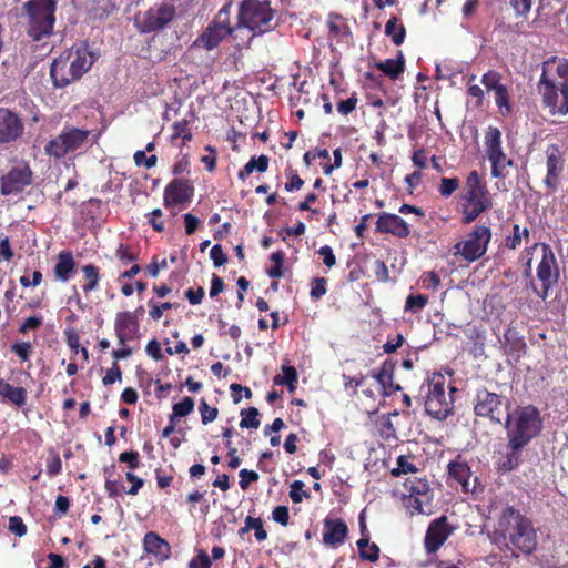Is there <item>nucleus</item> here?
<instances>
[{
    "instance_id": "nucleus-1",
    "label": "nucleus",
    "mask_w": 568,
    "mask_h": 568,
    "mask_svg": "<svg viewBox=\"0 0 568 568\" xmlns=\"http://www.w3.org/2000/svg\"><path fill=\"white\" fill-rule=\"evenodd\" d=\"M488 540L499 554H490L487 562L495 568H511L520 557L532 556L538 548V535L532 520L514 506H506L498 514Z\"/></svg>"
},
{
    "instance_id": "nucleus-2",
    "label": "nucleus",
    "mask_w": 568,
    "mask_h": 568,
    "mask_svg": "<svg viewBox=\"0 0 568 568\" xmlns=\"http://www.w3.org/2000/svg\"><path fill=\"white\" fill-rule=\"evenodd\" d=\"M537 91L544 108L549 113L565 115L568 113V60L551 57L542 62L541 75Z\"/></svg>"
},
{
    "instance_id": "nucleus-3",
    "label": "nucleus",
    "mask_w": 568,
    "mask_h": 568,
    "mask_svg": "<svg viewBox=\"0 0 568 568\" xmlns=\"http://www.w3.org/2000/svg\"><path fill=\"white\" fill-rule=\"evenodd\" d=\"M58 0H28L22 3L20 19L33 42L49 39L54 32Z\"/></svg>"
},
{
    "instance_id": "nucleus-4",
    "label": "nucleus",
    "mask_w": 568,
    "mask_h": 568,
    "mask_svg": "<svg viewBox=\"0 0 568 568\" xmlns=\"http://www.w3.org/2000/svg\"><path fill=\"white\" fill-rule=\"evenodd\" d=\"M462 223L467 225L493 207L486 181L476 170L468 173L460 194Z\"/></svg>"
},
{
    "instance_id": "nucleus-5",
    "label": "nucleus",
    "mask_w": 568,
    "mask_h": 568,
    "mask_svg": "<svg viewBox=\"0 0 568 568\" xmlns=\"http://www.w3.org/2000/svg\"><path fill=\"white\" fill-rule=\"evenodd\" d=\"M507 439L527 446L542 429V418L534 405L518 406L505 420Z\"/></svg>"
},
{
    "instance_id": "nucleus-6",
    "label": "nucleus",
    "mask_w": 568,
    "mask_h": 568,
    "mask_svg": "<svg viewBox=\"0 0 568 568\" xmlns=\"http://www.w3.org/2000/svg\"><path fill=\"white\" fill-rule=\"evenodd\" d=\"M275 11L268 0H243L237 11V29L245 28L251 39L272 31Z\"/></svg>"
},
{
    "instance_id": "nucleus-7",
    "label": "nucleus",
    "mask_w": 568,
    "mask_h": 568,
    "mask_svg": "<svg viewBox=\"0 0 568 568\" xmlns=\"http://www.w3.org/2000/svg\"><path fill=\"white\" fill-rule=\"evenodd\" d=\"M91 131L80 129L70 124L63 126L61 132L50 139L44 145V153L57 161L64 159L69 154L83 149L89 141Z\"/></svg>"
},
{
    "instance_id": "nucleus-8",
    "label": "nucleus",
    "mask_w": 568,
    "mask_h": 568,
    "mask_svg": "<svg viewBox=\"0 0 568 568\" xmlns=\"http://www.w3.org/2000/svg\"><path fill=\"white\" fill-rule=\"evenodd\" d=\"M428 383V393L425 398V410L434 419L445 420L454 410L453 393L456 390L450 387V393L446 394V379L440 373H434Z\"/></svg>"
},
{
    "instance_id": "nucleus-9",
    "label": "nucleus",
    "mask_w": 568,
    "mask_h": 568,
    "mask_svg": "<svg viewBox=\"0 0 568 568\" xmlns=\"http://www.w3.org/2000/svg\"><path fill=\"white\" fill-rule=\"evenodd\" d=\"M231 7L232 2L229 1L217 11L214 19L195 40L196 45H201L209 51L213 50L226 37L239 30L236 24H231Z\"/></svg>"
},
{
    "instance_id": "nucleus-10",
    "label": "nucleus",
    "mask_w": 568,
    "mask_h": 568,
    "mask_svg": "<svg viewBox=\"0 0 568 568\" xmlns=\"http://www.w3.org/2000/svg\"><path fill=\"white\" fill-rule=\"evenodd\" d=\"M493 232L488 225L476 224L463 241L454 245V254L467 263L480 260L488 250Z\"/></svg>"
},
{
    "instance_id": "nucleus-11",
    "label": "nucleus",
    "mask_w": 568,
    "mask_h": 568,
    "mask_svg": "<svg viewBox=\"0 0 568 568\" xmlns=\"http://www.w3.org/2000/svg\"><path fill=\"white\" fill-rule=\"evenodd\" d=\"M510 400L500 394L487 390H477L474 400V413L477 417L487 418L493 424H503L510 414Z\"/></svg>"
},
{
    "instance_id": "nucleus-12",
    "label": "nucleus",
    "mask_w": 568,
    "mask_h": 568,
    "mask_svg": "<svg viewBox=\"0 0 568 568\" xmlns=\"http://www.w3.org/2000/svg\"><path fill=\"white\" fill-rule=\"evenodd\" d=\"M486 156L490 163V174L496 179H505L508 174L507 168L514 166L515 162L508 158L503 148V134L496 126H488L484 136Z\"/></svg>"
},
{
    "instance_id": "nucleus-13",
    "label": "nucleus",
    "mask_w": 568,
    "mask_h": 568,
    "mask_svg": "<svg viewBox=\"0 0 568 568\" xmlns=\"http://www.w3.org/2000/svg\"><path fill=\"white\" fill-rule=\"evenodd\" d=\"M542 255L537 266V278L541 284V288L535 292L541 300L549 296V291L557 285L560 272L556 255L549 244H541Z\"/></svg>"
},
{
    "instance_id": "nucleus-14",
    "label": "nucleus",
    "mask_w": 568,
    "mask_h": 568,
    "mask_svg": "<svg viewBox=\"0 0 568 568\" xmlns=\"http://www.w3.org/2000/svg\"><path fill=\"white\" fill-rule=\"evenodd\" d=\"M404 486L409 494L403 498V503L410 515L424 514V507L429 506L433 500V491L428 479L425 477H409L405 480Z\"/></svg>"
},
{
    "instance_id": "nucleus-15",
    "label": "nucleus",
    "mask_w": 568,
    "mask_h": 568,
    "mask_svg": "<svg viewBox=\"0 0 568 568\" xmlns=\"http://www.w3.org/2000/svg\"><path fill=\"white\" fill-rule=\"evenodd\" d=\"M546 175L542 184L547 194H555L561 184V175L565 169V158L557 144H549L545 150Z\"/></svg>"
},
{
    "instance_id": "nucleus-16",
    "label": "nucleus",
    "mask_w": 568,
    "mask_h": 568,
    "mask_svg": "<svg viewBox=\"0 0 568 568\" xmlns=\"http://www.w3.org/2000/svg\"><path fill=\"white\" fill-rule=\"evenodd\" d=\"M455 527L449 523L448 517L442 515L432 520L427 527L424 547L427 554H435L454 532Z\"/></svg>"
},
{
    "instance_id": "nucleus-17",
    "label": "nucleus",
    "mask_w": 568,
    "mask_h": 568,
    "mask_svg": "<svg viewBox=\"0 0 568 568\" xmlns=\"http://www.w3.org/2000/svg\"><path fill=\"white\" fill-rule=\"evenodd\" d=\"M32 170L28 164L12 166L0 179L2 195L18 194L32 183Z\"/></svg>"
},
{
    "instance_id": "nucleus-18",
    "label": "nucleus",
    "mask_w": 568,
    "mask_h": 568,
    "mask_svg": "<svg viewBox=\"0 0 568 568\" xmlns=\"http://www.w3.org/2000/svg\"><path fill=\"white\" fill-rule=\"evenodd\" d=\"M175 18V8L170 3H162L156 8H150L143 14L139 23L142 33L155 32L164 29Z\"/></svg>"
},
{
    "instance_id": "nucleus-19",
    "label": "nucleus",
    "mask_w": 568,
    "mask_h": 568,
    "mask_svg": "<svg viewBox=\"0 0 568 568\" xmlns=\"http://www.w3.org/2000/svg\"><path fill=\"white\" fill-rule=\"evenodd\" d=\"M194 195V187L187 179H173L164 189L163 204L166 209L178 204L190 203Z\"/></svg>"
},
{
    "instance_id": "nucleus-20",
    "label": "nucleus",
    "mask_w": 568,
    "mask_h": 568,
    "mask_svg": "<svg viewBox=\"0 0 568 568\" xmlns=\"http://www.w3.org/2000/svg\"><path fill=\"white\" fill-rule=\"evenodd\" d=\"M63 53H70V55H68L70 68L72 71H74V75L79 77L80 79L91 69L98 59V55L92 50H90L89 43L87 41H83L80 44L72 47L71 49L63 51Z\"/></svg>"
},
{
    "instance_id": "nucleus-21",
    "label": "nucleus",
    "mask_w": 568,
    "mask_h": 568,
    "mask_svg": "<svg viewBox=\"0 0 568 568\" xmlns=\"http://www.w3.org/2000/svg\"><path fill=\"white\" fill-rule=\"evenodd\" d=\"M24 131L21 118L9 109L0 108V143L17 141Z\"/></svg>"
},
{
    "instance_id": "nucleus-22",
    "label": "nucleus",
    "mask_w": 568,
    "mask_h": 568,
    "mask_svg": "<svg viewBox=\"0 0 568 568\" xmlns=\"http://www.w3.org/2000/svg\"><path fill=\"white\" fill-rule=\"evenodd\" d=\"M140 324L135 313L124 311L119 312L114 321V331L119 345H124L133 341L139 333Z\"/></svg>"
},
{
    "instance_id": "nucleus-23",
    "label": "nucleus",
    "mask_w": 568,
    "mask_h": 568,
    "mask_svg": "<svg viewBox=\"0 0 568 568\" xmlns=\"http://www.w3.org/2000/svg\"><path fill=\"white\" fill-rule=\"evenodd\" d=\"M448 478L455 480L460 485L464 493H474L477 477L471 479V470L467 462L462 459V456H457L447 466Z\"/></svg>"
},
{
    "instance_id": "nucleus-24",
    "label": "nucleus",
    "mask_w": 568,
    "mask_h": 568,
    "mask_svg": "<svg viewBox=\"0 0 568 568\" xmlns=\"http://www.w3.org/2000/svg\"><path fill=\"white\" fill-rule=\"evenodd\" d=\"M375 231L382 234H392L398 239H406L410 234V227L403 217L386 212L378 215Z\"/></svg>"
},
{
    "instance_id": "nucleus-25",
    "label": "nucleus",
    "mask_w": 568,
    "mask_h": 568,
    "mask_svg": "<svg viewBox=\"0 0 568 568\" xmlns=\"http://www.w3.org/2000/svg\"><path fill=\"white\" fill-rule=\"evenodd\" d=\"M68 55H70V53L62 52L51 63L50 77L55 88H65L70 83L80 80L70 68Z\"/></svg>"
},
{
    "instance_id": "nucleus-26",
    "label": "nucleus",
    "mask_w": 568,
    "mask_h": 568,
    "mask_svg": "<svg viewBox=\"0 0 568 568\" xmlns=\"http://www.w3.org/2000/svg\"><path fill=\"white\" fill-rule=\"evenodd\" d=\"M323 525V542L326 546L336 547L344 544L348 535V527L342 518L326 517Z\"/></svg>"
},
{
    "instance_id": "nucleus-27",
    "label": "nucleus",
    "mask_w": 568,
    "mask_h": 568,
    "mask_svg": "<svg viewBox=\"0 0 568 568\" xmlns=\"http://www.w3.org/2000/svg\"><path fill=\"white\" fill-rule=\"evenodd\" d=\"M394 364L389 361L383 362L377 372H372V377L381 385V394L384 397L392 396L402 389L399 384H394Z\"/></svg>"
},
{
    "instance_id": "nucleus-28",
    "label": "nucleus",
    "mask_w": 568,
    "mask_h": 568,
    "mask_svg": "<svg viewBox=\"0 0 568 568\" xmlns=\"http://www.w3.org/2000/svg\"><path fill=\"white\" fill-rule=\"evenodd\" d=\"M524 447L526 446L507 439V450L499 458L497 463V469L503 473H508L516 469L521 462Z\"/></svg>"
},
{
    "instance_id": "nucleus-29",
    "label": "nucleus",
    "mask_w": 568,
    "mask_h": 568,
    "mask_svg": "<svg viewBox=\"0 0 568 568\" xmlns=\"http://www.w3.org/2000/svg\"><path fill=\"white\" fill-rule=\"evenodd\" d=\"M143 547L148 554L155 556L160 560H165L171 555L170 544L154 531L144 535Z\"/></svg>"
},
{
    "instance_id": "nucleus-30",
    "label": "nucleus",
    "mask_w": 568,
    "mask_h": 568,
    "mask_svg": "<svg viewBox=\"0 0 568 568\" xmlns=\"http://www.w3.org/2000/svg\"><path fill=\"white\" fill-rule=\"evenodd\" d=\"M75 268V261L70 251H61L58 254V261L54 265L55 278L61 282H67Z\"/></svg>"
},
{
    "instance_id": "nucleus-31",
    "label": "nucleus",
    "mask_w": 568,
    "mask_h": 568,
    "mask_svg": "<svg viewBox=\"0 0 568 568\" xmlns=\"http://www.w3.org/2000/svg\"><path fill=\"white\" fill-rule=\"evenodd\" d=\"M375 68L382 71L392 80H397L405 71V59L402 51L398 52L397 59H386L375 63Z\"/></svg>"
},
{
    "instance_id": "nucleus-32",
    "label": "nucleus",
    "mask_w": 568,
    "mask_h": 568,
    "mask_svg": "<svg viewBox=\"0 0 568 568\" xmlns=\"http://www.w3.org/2000/svg\"><path fill=\"white\" fill-rule=\"evenodd\" d=\"M270 158L265 154L258 156H251L248 162L237 173V178L244 181L248 175H251L254 171L258 173H264L268 169Z\"/></svg>"
},
{
    "instance_id": "nucleus-33",
    "label": "nucleus",
    "mask_w": 568,
    "mask_h": 568,
    "mask_svg": "<svg viewBox=\"0 0 568 568\" xmlns=\"http://www.w3.org/2000/svg\"><path fill=\"white\" fill-rule=\"evenodd\" d=\"M0 396L18 407L23 406L27 402V390L23 387H13L2 378H0Z\"/></svg>"
},
{
    "instance_id": "nucleus-34",
    "label": "nucleus",
    "mask_w": 568,
    "mask_h": 568,
    "mask_svg": "<svg viewBox=\"0 0 568 568\" xmlns=\"http://www.w3.org/2000/svg\"><path fill=\"white\" fill-rule=\"evenodd\" d=\"M385 34L392 38L395 45H400L406 38V28L404 24H398V18L393 16L385 24Z\"/></svg>"
},
{
    "instance_id": "nucleus-35",
    "label": "nucleus",
    "mask_w": 568,
    "mask_h": 568,
    "mask_svg": "<svg viewBox=\"0 0 568 568\" xmlns=\"http://www.w3.org/2000/svg\"><path fill=\"white\" fill-rule=\"evenodd\" d=\"M84 285L82 286L84 293L95 291L100 281L99 267L93 264H87L82 266Z\"/></svg>"
},
{
    "instance_id": "nucleus-36",
    "label": "nucleus",
    "mask_w": 568,
    "mask_h": 568,
    "mask_svg": "<svg viewBox=\"0 0 568 568\" xmlns=\"http://www.w3.org/2000/svg\"><path fill=\"white\" fill-rule=\"evenodd\" d=\"M283 375H276L273 379L275 385H286L290 392H294L297 383V372L293 366H283Z\"/></svg>"
},
{
    "instance_id": "nucleus-37",
    "label": "nucleus",
    "mask_w": 568,
    "mask_h": 568,
    "mask_svg": "<svg viewBox=\"0 0 568 568\" xmlns=\"http://www.w3.org/2000/svg\"><path fill=\"white\" fill-rule=\"evenodd\" d=\"M194 409V400L186 396L180 403H176L172 407V414L169 417L170 422H175L176 418L185 417L190 415Z\"/></svg>"
},
{
    "instance_id": "nucleus-38",
    "label": "nucleus",
    "mask_w": 568,
    "mask_h": 568,
    "mask_svg": "<svg viewBox=\"0 0 568 568\" xmlns=\"http://www.w3.org/2000/svg\"><path fill=\"white\" fill-rule=\"evenodd\" d=\"M242 419L240 422V427L241 428H258L260 427V419H258V415H260V412L257 408L255 407H250V408H243L240 413Z\"/></svg>"
},
{
    "instance_id": "nucleus-39",
    "label": "nucleus",
    "mask_w": 568,
    "mask_h": 568,
    "mask_svg": "<svg viewBox=\"0 0 568 568\" xmlns=\"http://www.w3.org/2000/svg\"><path fill=\"white\" fill-rule=\"evenodd\" d=\"M495 103L499 109L500 114L507 115L511 112L510 94L506 85L494 92Z\"/></svg>"
},
{
    "instance_id": "nucleus-40",
    "label": "nucleus",
    "mask_w": 568,
    "mask_h": 568,
    "mask_svg": "<svg viewBox=\"0 0 568 568\" xmlns=\"http://www.w3.org/2000/svg\"><path fill=\"white\" fill-rule=\"evenodd\" d=\"M409 459H410L409 456H405V455L398 456L397 460H396L397 466L394 469H392L390 474L394 477H399L402 475L417 473V467Z\"/></svg>"
},
{
    "instance_id": "nucleus-41",
    "label": "nucleus",
    "mask_w": 568,
    "mask_h": 568,
    "mask_svg": "<svg viewBox=\"0 0 568 568\" xmlns=\"http://www.w3.org/2000/svg\"><path fill=\"white\" fill-rule=\"evenodd\" d=\"M503 75L496 70H489L481 77V84L489 91H497L505 84L501 82Z\"/></svg>"
},
{
    "instance_id": "nucleus-42",
    "label": "nucleus",
    "mask_w": 568,
    "mask_h": 568,
    "mask_svg": "<svg viewBox=\"0 0 568 568\" xmlns=\"http://www.w3.org/2000/svg\"><path fill=\"white\" fill-rule=\"evenodd\" d=\"M529 230L527 227L520 229L518 224L513 226V235L506 237L505 245L509 250H515L521 244L523 237H529Z\"/></svg>"
},
{
    "instance_id": "nucleus-43",
    "label": "nucleus",
    "mask_w": 568,
    "mask_h": 568,
    "mask_svg": "<svg viewBox=\"0 0 568 568\" xmlns=\"http://www.w3.org/2000/svg\"><path fill=\"white\" fill-rule=\"evenodd\" d=\"M116 9L112 0H95V4L92 8L94 18L103 20L108 18Z\"/></svg>"
},
{
    "instance_id": "nucleus-44",
    "label": "nucleus",
    "mask_w": 568,
    "mask_h": 568,
    "mask_svg": "<svg viewBox=\"0 0 568 568\" xmlns=\"http://www.w3.org/2000/svg\"><path fill=\"white\" fill-rule=\"evenodd\" d=\"M190 122L187 120H181L176 121L172 124V139L181 138L183 140V143L186 144L187 142L192 141L193 134L189 128Z\"/></svg>"
},
{
    "instance_id": "nucleus-45",
    "label": "nucleus",
    "mask_w": 568,
    "mask_h": 568,
    "mask_svg": "<svg viewBox=\"0 0 568 568\" xmlns=\"http://www.w3.org/2000/svg\"><path fill=\"white\" fill-rule=\"evenodd\" d=\"M245 529H253L254 536L258 541H263L267 538V532L264 529L263 521L261 518L247 516L245 518Z\"/></svg>"
},
{
    "instance_id": "nucleus-46",
    "label": "nucleus",
    "mask_w": 568,
    "mask_h": 568,
    "mask_svg": "<svg viewBox=\"0 0 568 568\" xmlns=\"http://www.w3.org/2000/svg\"><path fill=\"white\" fill-rule=\"evenodd\" d=\"M428 303V297L423 294L408 295L405 302V310L412 313L420 312Z\"/></svg>"
},
{
    "instance_id": "nucleus-47",
    "label": "nucleus",
    "mask_w": 568,
    "mask_h": 568,
    "mask_svg": "<svg viewBox=\"0 0 568 568\" xmlns=\"http://www.w3.org/2000/svg\"><path fill=\"white\" fill-rule=\"evenodd\" d=\"M148 305L150 307L149 316L152 320H154V321H159L163 316L165 311L171 310V308L178 306L176 304H173V303H170V302H164V303L158 304L152 298L149 300Z\"/></svg>"
},
{
    "instance_id": "nucleus-48",
    "label": "nucleus",
    "mask_w": 568,
    "mask_h": 568,
    "mask_svg": "<svg viewBox=\"0 0 568 568\" xmlns=\"http://www.w3.org/2000/svg\"><path fill=\"white\" fill-rule=\"evenodd\" d=\"M459 185L458 178H442L438 187L439 194L447 199L459 189Z\"/></svg>"
},
{
    "instance_id": "nucleus-49",
    "label": "nucleus",
    "mask_w": 568,
    "mask_h": 568,
    "mask_svg": "<svg viewBox=\"0 0 568 568\" xmlns=\"http://www.w3.org/2000/svg\"><path fill=\"white\" fill-rule=\"evenodd\" d=\"M286 178L288 181L285 183V191L286 192H294L298 191L304 185V180L298 175V173L293 169H287L285 171Z\"/></svg>"
},
{
    "instance_id": "nucleus-50",
    "label": "nucleus",
    "mask_w": 568,
    "mask_h": 568,
    "mask_svg": "<svg viewBox=\"0 0 568 568\" xmlns=\"http://www.w3.org/2000/svg\"><path fill=\"white\" fill-rule=\"evenodd\" d=\"M115 256L123 265H128L129 263L135 262L138 260V253L132 250L131 246L126 244H120L115 251Z\"/></svg>"
},
{
    "instance_id": "nucleus-51",
    "label": "nucleus",
    "mask_w": 568,
    "mask_h": 568,
    "mask_svg": "<svg viewBox=\"0 0 568 568\" xmlns=\"http://www.w3.org/2000/svg\"><path fill=\"white\" fill-rule=\"evenodd\" d=\"M148 217V223L152 226V229L162 233L165 230V223L163 220V212L161 209H154L152 212L145 215Z\"/></svg>"
},
{
    "instance_id": "nucleus-52",
    "label": "nucleus",
    "mask_w": 568,
    "mask_h": 568,
    "mask_svg": "<svg viewBox=\"0 0 568 568\" xmlns=\"http://www.w3.org/2000/svg\"><path fill=\"white\" fill-rule=\"evenodd\" d=\"M199 410L201 413V420L204 425L215 420L219 415V409L216 407L209 406L205 399H201Z\"/></svg>"
},
{
    "instance_id": "nucleus-53",
    "label": "nucleus",
    "mask_w": 568,
    "mask_h": 568,
    "mask_svg": "<svg viewBox=\"0 0 568 568\" xmlns=\"http://www.w3.org/2000/svg\"><path fill=\"white\" fill-rule=\"evenodd\" d=\"M304 483L295 480L291 484L290 498L294 504L302 503L304 498H310V493L304 490Z\"/></svg>"
},
{
    "instance_id": "nucleus-54",
    "label": "nucleus",
    "mask_w": 568,
    "mask_h": 568,
    "mask_svg": "<svg viewBox=\"0 0 568 568\" xmlns=\"http://www.w3.org/2000/svg\"><path fill=\"white\" fill-rule=\"evenodd\" d=\"M104 488L110 498H118L123 491L125 493L126 490L125 487L118 480L111 478V474H109L105 478Z\"/></svg>"
},
{
    "instance_id": "nucleus-55",
    "label": "nucleus",
    "mask_w": 568,
    "mask_h": 568,
    "mask_svg": "<svg viewBox=\"0 0 568 568\" xmlns=\"http://www.w3.org/2000/svg\"><path fill=\"white\" fill-rule=\"evenodd\" d=\"M204 150L207 154L202 155L200 160L209 172H213L216 169L217 151L212 145H206Z\"/></svg>"
},
{
    "instance_id": "nucleus-56",
    "label": "nucleus",
    "mask_w": 568,
    "mask_h": 568,
    "mask_svg": "<svg viewBox=\"0 0 568 568\" xmlns=\"http://www.w3.org/2000/svg\"><path fill=\"white\" fill-rule=\"evenodd\" d=\"M11 352L22 362H27L32 354V345L29 342L14 343L11 345Z\"/></svg>"
},
{
    "instance_id": "nucleus-57",
    "label": "nucleus",
    "mask_w": 568,
    "mask_h": 568,
    "mask_svg": "<svg viewBox=\"0 0 568 568\" xmlns=\"http://www.w3.org/2000/svg\"><path fill=\"white\" fill-rule=\"evenodd\" d=\"M329 32L335 37H343L348 34V27L344 23L341 16H336L335 19L328 21Z\"/></svg>"
},
{
    "instance_id": "nucleus-58",
    "label": "nucleus",
    "mask_w": 568,
    "mask_h": 568,
    "mask_svg": "<svg viewBox=\"0 0 568 568\" xmlns=\"http://www.w3.org/2000/svg\"><path fill=\"white\" fill-rule=\"evenodd\" d=\"M357 102V95L356 93H353L348 99L338 101L336 103V109L341 114L348 115L356 109Z\"/></svg>"
},
{
    "instance_id": "nucleus-59",
    "label": "nucleus",
    "mask_w": 568,
    "mask_h": 568,
    "mask_svg": "<svg viewBox=\"0 0 568 568\" xmlns=\"http://www.w3.org/2000/svg\"><path fill=\"white\" fill-rule=\"evenodd\" d=\"M326 280L324 277H316L312 282L310 295L313 300H320L326 294Z\"/></svg>"
},
{
    "instance_id": "nucleus-60",
    "label": "nucleus",
    "mask_w": 568,
    "mask_h": 568,
    "mask_svg": "<svg viewBox=\"0 0 568 568\" xmlns=\"http://www.w3.org/2000/svg\"><path fill=\"white\" fill-rule=\"evenodd\" d=\"M8 529L18 537H22L27 534V526L20 516H11L9 518Z\"/></svg>"
},
{
    "instance_id": "nucleus-61",
    "label": "nucleus",
    "mask_w": 568,
    "mask_h": 568,
    "mask_svg": "<svg viewBox=\"0 0 568 568\" xmlns=\"http://www.w3.org/2000/svg\"><path fill=\"white\" fill-rule=\"evenodd\" d=\"M29 270H26V274L20 276L19 282L23 287L29 286H38L42 282V273L40 271H33L31 272V276H29Z\"/></svg>"
},
{
    "instance_id": "nucleus-62",
    "label": "nucleus",
    "mask_w": 568,
    "mask_h": 568,
    "mask_svg": "<svg viewBox=\"0 0 568 568\" xmlns=\"http://www.w3.org/2000/svg\"><path fill=\"white\" fill-rule=\"evenodd\" d=\"M119 462L128 464L130 469H136L140 466V455L136 450L123 452L119 456Z\"/></svg>"
},
{
    "instance_id": "nucleus-63",
    "label": "nucleus",
    "mask_w": 568,
    "mask_h": 568,
    "mask_svg": "<svg viewBox=\"0 0 568 568\" xmlns=\"http://www.w3.org/2000/svg\"><path fill=\"white\" fill-rule=\"evenodd\" d=\"M239 476H240L239 485L243 490H246L251 483L257 481L260 478V476L256 471L248 470L245 468L240 470Z\"/></svg>"
},
{
    "instance_id": "nucleus-64",
    "label": "nucleus",
    "mask_w": 568,
    "mask_h": 568,
    "mask_svg": "<svg viewBox=\"0 0 568 568\" xmlns=\"http://www.w3.org/2000/svg\"><path fill=\"white\" fill-rule=\"evenodd\" d=\"M211 559L204 550H199L197 555L189 562V568H211Z\"/></svg>"
}]
</instances>
